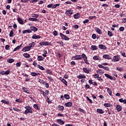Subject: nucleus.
<instances>
[{"label":"nucleus","mask_w":126,"mask_h":126,"mask_svg":"<svg viewBox=\"0 0 126 126\" xmlns=\"http://www.w3.org/2000/svg\"><path fill=\"white\" fill-rule=\"evenodd\" d=\"M7 62L9 63H14V59H9L7 60Z\"/></svg>","instance_id":"39"},{"label":"nucleus","mask_w":126,"mask_h":126,"mask_svg":"<svg viewBox=\"0 0 126 126\" xmlns=\"http://www.w3.org/2000/svg\"><path fill=\"white\" fill-rule=\"evenodd\" d=\"M75 19H78L80 17V13H77L73 15Z\"/></svg>","instance_id":"17"},{"label":"nucleus","mask_w":126,"mask_h":126,"mask_svg":"<svg viewBox=\"0 0 126 126\" xmlns=\"http://www.w3.org/2000/svg\"><path fill=\"white\" fill-rule=\"evenodd\" d=\"M93 60H95V61H101V58L98 57L97 56H95L93 57Z\"/></svg>","instance_id":"35"},{"label":"nucleus","mask_w":126,"mask_h":126,"mask_svg":"<svg viewBox=\"0 0 126 126\" xmlns=\"http://www.w3.org/2000/svg\"><path fill=\"white\" fill-rule=\"evenodd\" d=\"M73 11L71 10V9L67 10L65 11V14H66V16H70L71 15H72L73 14Z\"/></svg>","instance_id":"3"},{"label":"nucleus","mask_w":126,"mask_h":126,"mask_svg":"<svg viewBox=\"0 0 126 126\" xmlns=\"http://www.w3.org/2000/svg\"><path fill=\"white\" fill-rule=\"evenodd\" d=\"M57 108L58 110L60 112H63V110H64V107L62 105H58Z\"/></svg>","instance_id":"12"},{"label":"nucleus","mask_w":126,"mask_h":126,"mask_svg":"<svg viewBox=\"0 0 126 126\" xmlns=\"http://www.w3.org/2000/svg\"><path fill=\"white\" fill-rule=\"evenodd\" d=\"M44 59H45L44 57H43L41 56H38L37 57V60L38 61V62H42V61H44Z\"/></svg>","instance_id":"26"},{"label":"nucleus","mask_w":126,"mask_h":126,"mask_svg":"<svg viewBox=\"0 0 126 126\" xmlns=\"http://www.w3.org/2000/svg\"><path fill=\"white\" fill-rule=\"evenodd\" d=\"M94 30L96 32V33H97L99 35H101L102 33V31L100 29H99L98 28L95 27L94 28Z\"/></svg>","instance_id":"7"},{"label":"nucleus","mask_w":126,"mask_h":126,"mask_svg":"<svg viewBox=\"0 0 126 126\" xmlns=\"http://www.w3.org/2000/svg\"><path fill=\"white\" fill-rule=\"evenodd\" d=\"M13 110L16 112H21V109L17 108L16 107H13Z\"/></svg>","instance_id":"40"},{"label":"nucleus","mask_w":126,"mask_h":126,"mask_svg":"<svg viewBox=\"0 0 126 126\" xmlns=\"http://www.w3.org/2000/svg\"><path fill=\"white\" fill-rule=\"evenodd\" d=\"M21 62H19V63H16V65L17 67H19L21 65Z\"/></svg>","instance_id":"61"},{"label":"nucleus","mask_w":126,"mask_h":126,"mask_svg":"<svg viewBox=\"0 0 126 126\" xmlns=\"http://www.w3.org/2000/svg\"><path fill=\"white\" fill-rule=\"evenodd\" d=\"M96 112L98 113V114H104L105 113V111L103 110V109L100 108L97 109Z\"/></svg>","instance_id":"18"},{"label":"nucleus","mask_w":126,"mask_h":126,"mask_svg":"<svg viewBox=\"0 0 126 126\" xmlns=\"http://www.w3.org/2000/svg\"><path fill=\"white\" fill-rule=\"evenodd\" d=\"M32 17H36V18H38V17H39V15L37 14H32Z\"/></svg>","instance_id":"62"},{"label":"nucleus","mask_w":126,"mask_h":126,"mask_svg":"<svg viewBox=\"0 0 126 126\" xmlns=\"http://www.w3.org/2000/svg\"><path fill=\"white\" fill-rule=\"evenodd\" d=\"M83 59L85 62V63H86V64H89V62H88V59L87 58V56H86V55L85 54Z\"/></svg>","instance_id":"11"},{"label":"nucleus","mask_w":126,"mask_h":126,"mask_svg":"<svg viewBox=\"0 0 126 126\" xmlns=\"http://www.w3.org/2000/svg\"><path fill=\"white\" fill-rule=\"evenodd\" d=\"M60 80L64 84V85H65V86H67V82L66 81V80L63 78V77H60Z\"/></svg>","instance_id":"8"},{"label":"nucleus","mask_w":126,"mask_h":126,"mask_svg":"<svg viewBox=\"0 0 126 126\" xmlns=\"http://www.w3.org/2000/svg\"><path fill=\"white\" fill-rule=\"evenodd\" d=\"M119 30L121 32H123L125 30V27H121L120 28H119Z\"/></svg>","instance_id":"64"},{"label":"nucleus","mask_w":126,"mask_h":126,"mask_svg":"<svg viewBox=\"0 0 126 126\" xmlns=\"http://www.w3.org/2000/svg\"><path fill=\"white\" fill-rule=\"evenodd\" d=\"M22 90H23L24 92H25L26 93L29 94V92H28V91H29L28 90V89H27V88L23 87Z\"/></svg>","instance_id":"36"},{"label":"nucleus","mask_w":126,"mask_h":126,"mask_svg":"<svg viewBox=\"0 0 126 126\" xmlns=\"http://www.w3.org/2000/svg\"><path fill=\"white\" fill-rule=\"evenodd\" d=\"M104 107H106V108H109L111 107H113V105L110 104V103H106L103 104Z\"/></svg>","instance_id":"24"},{"label":"nucleus","mask_w":126,"mask_h":126,"mask_svg":"<svg viewBox=\"0 0 126 126\" xmlns=\"http://www.w3.org/2000/svg\"><path fill=\"white\" fill-rule=\"evenodd\" d=\"M29 47L31 49V48H33L34 46H35V42L34 41H32L31 43H30L29 44Z\"/></svg>","instance_id":"38"},{"label":"nucleus","mask_w":126,"mask_h":126,"mask_svg":"<svg viewBox=\"0 0 126 126\" xmlns=\"http://www.w3.org/2000/svg\"><path fill=\"white\" fill-rule=\"evenodd\" d=\"M63 40H65V41H69V37H67L66 35H64V38H63Z\"/></svg>","instance_id":"48"},{"label":"nucleus","mask_w":126,"mask_h":126,"mask_svg":"<svg viewBox=\"0 0 126 126\" xmlns=\"http://www.w3.org/2000/svg\"><path fill=\"white\" fill-rule=\"evenodd\" d=\"M83 70L84 72H85V73H87V74L89 73V70L87 69V68L83 67Z\"/></svg>","instance_id":"31"},{"label":"nucleus","mask_w":126,"mask_h":126,"mask_svg":"<svg viewBox=\"0 0 126 126\" xmlns=\"http://www.w3.org/2000/svg\"><path fill=\"white\" fill-rule=\"evenodd\" d=\"M107 34L109 37H113L114 36V34H113V32L110 31H108L107 32Z\"/></svg>","instance_id":"37"},{"label":"nucleus","mask_w":126,"mask_h":126,"mask_svg":"<svg viewBox=\"0 0 126 126\" xmlns=\"http://www.w3.org/2000/svg\"><path fill=\"white\" fill-rule=\"evenodd\" d=\"M86 98H87V99L89 101V103L90 104H92V103H93V101L91 99H90V98H89V97L86 96Z\"/></svg>","instance_id":"51"},{"label":"nucleus","mask_w":126,"mask_h":126,"mask_svg":"<svg viewBox=\"0 0 126 126\" xmlns=\"http://www.w3.org/2000/svg\"><path fill=\"white\" fill-rule=\"evenodd\" d=\"M46 72L47 74H50V75H53V71H52V70L51 69L46 70Z\"/></svg>","instance_id":"27"},{"label":"nucleus","mask_w":126,"mask_h":126,"mask_svg":"<svg viewBox=\"0 0 126 126\" xmlns=\"http://www.w3.org/2000/svg\"><path fill=\"white\" fill-rule=\"evenodd\" d=\"M25 49H26L25 51H26V52H28L31 50V48H30V47L29 46L25 47Z\"/></svg>","instance_id":"52"},{"label":"nucleus","mask_w":126,"mask_h":126,"mask_svg":"<svg viewBox=\"0 0 126 126\" xmlns=\"http://www.w3.org/2000/svg\"><path fill=\"white\" fill-rule=\"evenodd\" d=\"M106 89L107 90V92L108 94H109L110 96H112V91L110 90V88H106Z\"/></svg>","instance_id":"44"},{"label":"nucleus","mask_w":126,"mask_h":126,"mask_svg":"<svg viewBox=\"0 0 126 126\" xmlns=\"http://www.w3.org/2000/svg\"><path fill=\"white\" fill-rule=\"evenodd\" d=\"M33 107L35 109V110H37V111H40V107H39V104H34L33 105Z\"/></svg>","instance_id":"22"},{"label":"nucleus","mask_w":126,"mask_h":126,"mask_svg":"<svg viewBox=\"0 0 126 126\" xmlns=\"http://www.w3.org/2000/svg\"><path fill=\"white\" fill-rule=\"evenodd\" d=\"M26 110L24 112L25 115H28V114H33V107L28 105L25 107Z\"/></svg>","instance_id":"1"},{"label":"nucleus","mask_w":126,"mask_h":126,"mask_svg":"<svg viewBox=\"0 0 126 126\" xmlns=\"http://www.w3.org/2000/svg\"><path fill=\"white\" fill-rule=\"evenodd\" d=\"M41 94H42L43 96H45V97L47 96V94H45V92L44 91H39Z\"/></svg>","instance_id":"50"},{"label":"nucleus","mask_w":126,"mask_h":126,"mask_svg":"<svg viewBox=\"0 0 126 126\" xmlns=\"http://www.w3.org/2000/svg\"><path fill=\"white\" fill-rule=\"evenodd\" d=\"M37 68H39L40 70H45V68L43 67V66H41V65H39V64H37Z\"/></svg>","instance_id":"32"},{"label":"nucleus","mask_w":126,"mask_h":126,"mask_svg":"<svg viewBox=\"0 0 126 126\" xmlns=\"http://www.w3.org/2000/svg\"><path fill=\"white\" fill-rule=\"evenodd\" d=\"M98 48L101 50H107V47L103 44H99Z\"/></svg>","instance_id":"10"},{"label":"nucleus","mask_w":126,"mask_h":126,"mask_svg":"<svg viewBox=\"0 0 126 126\" xmlns=\"http://www.w3.org/2000/svg\"><path fill=\"white\" fill-rule=\"evenodd\" d=\"M120 103H123V104H126V99H124V98H120L119 99Z\"/></svg>","instance_id":"30"},{"label":"nucleus","mask_w":126,"mask_h":126,"mask_svg":"<svg viewBox=\"0 0 126 126\" xmlns=\"http://www.w3.org/2000/svg\"><path fill=\"white\" fill-rule=\"evenodd\" d=\"M52 43L51 42H49V41H44V46H51Z\"/></svg>","instance_id":"42"},{"label":"nucleus","mask_w":126,"mask_h":126,"mask_svg":"<svg viewBox=\"0 0 126 126\" xmlns=\"http://www.w3.org/2000/svg\"><path fill=\"white\" fill-rule=\"evenodd\" d=\"M77 78H79V79H83V78H86V76L82 74H81L77 76Z\"/></svg>","instance_id":"15"},{"label":"nucleus","mask_w":126,"mask_h":126,"mask_svg":"<svg viewBox=\"0 0 126 126\" xmlns=\"http://www.w3.org/2000/svg\"><path fill=\"white\" fill-rule=\"evenodd\" d=\"M13 35H14L13 31L11 30L9 34V37H13Z\"/></svg>","instance_id":"47"},{"label":"nucleus","mask_w":126,"mask_h":126,"mask_svg":"<svg viewBox=\"0 0 126 126\" xmlns=\"http://www.w3.org/2000/svg\"><path fill=\"white\" fill-rule=\"evenodd\" d=\"M79 112H80L81 113H83V114H86V111H85V110H84L82 108H79Z\"/></svg>","instance_id":"43"},{"label":"nucleus","mask_w":126,"mask_h":126,"mask_svg":"<svg viewBox=\"0 0 126 126\" xmlns=\"http://www.w3.org/2000/svg\"><path fill=\"white\" fill-rule=\"evenodd\" d=\"M53 34L54 36H58L59 35V33H58V32L57 31H54Z\"/></svg>","instance_id":"58"},{"label":"nucleus","mask_w":126,"mask_h":126,"mask_svg":"<svg viewBox=\"0 0 126 126\" xmlns=\"http://www.w3.org/2000/svg\"><path fill=\"white\" fill-rule=\"evenodd\" d=\"M23 34H25V33H32V31L31 30H26L23 32Z\"/></svg>","instance_id":"33"},{"label":"nucleus","mask_w":126,"mask_h":126,"mask_svg":"<svg viewBox=\"0 0 126 126\" xmlns=\"http://www.w3.org/2000/svg\"><path fill=\"white\" fill-rule=\"evenodd\" d=\"M102 57L104 59H106V60H112V56L108 54H104Z\"/></svg>","instance_id":"6"},{"label":"nucleus","mask_w":126,"mask_h":126,"mask_svg":"<svg viewBox=\"0 0 126 126\" xmlns=\"http://www.w3.org/2000/svg\"><path fill=\"white\" fill-rule=\"evenodd\" d=\"M64 98H65V99H66V100H68L69 99H70V96H69V95H68V94H64Z\"/></svg>","instance_id":"41"},{"label":"nucleus","mask_w":126,"mask_h":126,"mask_svg":"<svg viewBox=\"0 0 126 126\" xmlns=\"http://www.w3.org/2000/svg\"><path fill=\"white\" fill-rule=\"evenodd\" d=\"M1 102L4 104H6V105H8V106L9 105V101H6L5 100L2 99L1 100Z\"/></svg>","instance_id":"29"},{"label":"nucleus","mask_w":126,"mask_h":126,"mask_svg":"<svg viewBox=\"0 0 126 126\" xmlns=\"http://www.w3.org/2000/svg\"><path fill=\"white\" fill-rule=\"evenodd\" d=\"M120 60H121V57L120 55H116L113 57V58L112 59V62H119Z\"/></svg>","instance_id":"2"},{"label":"nucleus","mask_w":126,"mask_h":126,"mask_svg":"<svg viewBox=\"0 0 126 126\" xmlns=\"http://www.w3.org/2000/svg\"><path fill=\"white\" fill-rule=\"evenodd\" d=\"M91 49L92 51H96V50H98V46L96 45H92Z\"/></svg>","instance_id":"25"},{"label":"nucleus","mask_w":126,"mask_h":126,"mask_svg":"<svg viewBox=\"0 0 126 126\" xmlns=\"http://www.w3.org/2000/svg\"><path fill=\"white\" fill-rule=\"evenodd\" d=\"M46 101L48 104H52L53 103L52 100L50 99L49 97H47Z\"/></svg>","instance_id":"49"},{"label":"nucleus","mask_w":126,"mask_h":126,"mask_svg":"<svg viewBox=\"0 0 126 126\" xmlns=\"http://www.w3.org/2000/svg\"><path fill=\"white\" fill-rule=\"evenodd\" d=\"M23 57H24V58H26V59H29V58H30L31 56L29 54L26 53H24L23 54Z\"/></svg>","instance_id":"28"},{"label":"nucleus","mask_w":126,"mask_h":126,"mask_svg":"<svg viewBox=\"0 0 126 126\" xmlns=\"http://www.w3.org/2000/svg\"><path fill=\"white\" fill-rule=\"evenodd\" d=\"M103 69H104V70H106V71H109V70H110V68L108 66H104Z\"/></svg>","instance_id":"57"},{"label":"nucleus","mask_w":126,"mask_h":126,"mask_svg":"<svg viewBox=\"0 0 126 126\" xmlns=\"http://www.w3.org/2000/svg\"><path fill=\"white\" fill-rule=\"evenodd\" d=\"M92 38L94 39H95L96 38V34H94V33L92 35Z\"/></svg>","instance_id":"63"},{"label":"nucleus","mask_w":126,"mask_h":126,"mask_svg":"<svg viewBox=\"0 0 126 126\" xmlns=\"http://www.w3.org/2000/svg\"><path fill=\"white\" fill-rule=\"evenodd\" d=\"M41 74H40L38 72H31L30 75H31L32 76H38V75H40Z\"/></svg>","instance_id":"9"},{"label":"nucleus","mask_w":126,"mask_h":126,"mask_svg":"<svg viewBox=\"0 0 126 126\" xmlns=\"http://www.w3.org/2000/svg\"><path fill=\"white\" fill-rule=\"evenodd\" d=\"M56 123H57V124H59V125H64L65 123L64 121L62 119H57L56 121Z\"/></svg>","instance_id":"5"},{"label":"nucleus","mask_w":126,"mask_h":126,"mask_svg":"<svg viewBox=\"0 0 126 126\" xmlns=\"http://www.w3.org/2000/svg\"><path fill=\"white\" fill-rule=\"evenodd\" d=\"M116 110L118 112H121V111L123 110V107H122L120 105H117L116 106Z\"/></svg>","instance_id":"13"},{"label":"nucleus","mask_w":126,"mask_h":126,"mask_svg":"<svg viewBox=\"0 0 126 126\" xmlns=\"http://www.w3.org/2000/svg\"><path fill=\"white\" fill-rule=\"evenodd\" d=\"M80 55H75V56L72 57V59L74 60H80Z\"/></svg>","instance_id":"23"},{"label":"nucleus","mask_w":126,"mask_h":126,"mask_svg":"<svg viewBox=\"0 0 126 126\" xmlns=\"http://www.w3.org/2000/svg\"><path fill=\"white\" fill-rule=\"evenodd\" d=\"M96 72L98 74H104L105 72L104 71V70L101 69H98L96 71Z\"/></svg>","instance_id":"14"},{"label":"nucleus","mask_w":126,"mask_h":126,"mask_svg":"<svg viewBox=\"0 0 126 126\" xmlns=\"http://www.w3.org/2000/svg\"><path fill=\"white\" fill-rule=\"evenodd\" d=\"M5 75H8L9 73H10V70H7L6 71H5Z\"/></svg>","instance_id":"56"},{"label":"nucleus","mask_w":126,"mask_h":126,"mask_svg":"<svg viewBox=\"0 0 126 126\" xmlns=\"http://www.w3.org/2000/svg\"><path fill=\"white\" fill-rule=\"evenodd\" d=\"M30 29L32 32L33 31V32H37V31H38V29L34 26L31 27Z\"/></svg>","instance_id":"19"},{"label":"nucleus","mask_w":126,"mask_h":126,"mask_svg":"<svg viewBox=\"0 0 126 126\" xmlns=\"http://www.w3.org/2000/svg\"><path fill=\"white\" fill-rule=\"evenodd\" d=\"M104 76L107 78H109V79H110V80H116V77H112L109 75V74H104Z\"/></svg>","instance_id":"4"},{"label":"nucleus","mask_w":126,"mask_h":126,"mask_svg":"<svg viewBox=\"0 0 126 126\" xmlns=\"http://www.w3.org/2000/svg\"><path fill=\"white\" fill-rule=\"evenodd\" d=\"M39 82L40 83H41V84H44V85H45L47 83L43 80H41V79H39Z\"/></svg>","instance_id":"55"},{"label":"nucleus","mask_w":126,"mask_h":126,"mask_svg":"<svg viewBox=\"0 0 126 126\" xmlns=\"http://www.w3.org/2000/svg\"><path fill=\"white\" fill-rule=\"evenodd\" d=\"M121 54L122 57H124V58H126V53H125V51H121Z\"/></svg>","instance_id":"46"},{"label":"nucleus","mask_w":126,"mask_h":126,"mask_svg":"<svg viewBox=\"0 0 126 126\" xmlns=\"http://www.w3.org/2000/svg\"><path fill=\"white\" fill-rule=\"evenodd\" d=\"M47 7H48V8H52L53 9V3H51L50 4H48L47 6Z\"/></svg>","instance_id":"59"},{"label":"nucleus","mask_w":126,"mask_h":126,"mask_svg":"<svg viewBox=\"0 0 126 126\" xmlns=\"http://www.w3.org/2000/svg\"><path fill=\"white\" fill-rule=\"evenodd\" d=\"M72 102H68L67 103H65L64 104V105L65 106V107H70L72 106Z\"/></svg>","instance_id":"16"},{"label":"nucleus","mask_w":126,"mask_h":126,"mask_svg":"<svg viewBox=\"0 0 126 126\" xmlns=\"http://www.w3.org/2000/svg\"><path fill=\"white\" fill-rule=\"evenodd\" d=\"M57 6H60V3L55 4L54 5V4H53L52 9H54L56 8V7H57Z\"/></svg>","instance_id":"45"},{"label":"nucleus","mask_w":126,"mask_h":126,"mask_svg":"<svg viewBox=\"0 0 126 126\" xmlns=\"http://www.w3.org/2000/svg\"><path fill=\"white\" fill-rule=\"evenodd\" d=\"M47 78H48L51 82H53V81H54V79H53V77H52V76H48L47 77Z\"/></svg>","instance_id":"54"},{"label":"nucleus","mask_w":126,"mask_h":126,"mask_svg":"<svg viewBox=\"0 0 126 126\" xmlns=\"http://www.w3.org/2000/svg\"><path fill=\"white\" fill-rule=\"evenodd\" d=\"M29 1H30L31 3H34L35 2H37L38 0H29Z\"/></svg>","instance_id":"53"},{"label":"nucleus","mask_w":126,"mask_h":126,"mask_svg":"<svg viewBox=\"0 0 126 126\" xmlns=\"http://www.w3.org/2000/svg\"><path fill=\"white\" fill-rule=\"evenodd\" d=\"M15 102H17L18 103H22V100H20V98H17L15 100Z\"/></svg>","instance_id":"60"},{"label":"nucleus","mask_w":126,"mask_h":126,"mask_svg":"<svg viewBox=\"0 0 126 126\" xmlns=\"http://www.w3.org/2000/svg\"><path fill=\"white\" fill-rule=\"evenodd\" d=\"M17 21L19 22L20 24L23 25V20L21 19L20 18L18 17L17 19Z\"/></svg>","instance_id":"34"},{"label":"nucleus","mask_w":126,"mask_h":126,"mask_svg":"<svg viewBox=\"0 0 126 126\" xmlns=\"http://www.w3.org/2000/svg\"><path fill=\"white\" fill-rule=\"evenodd\" d=\"M32 39H40L41 38V36L38 35H37V34H33L32 36Z\"/></svg>","instance_id":"21"},{"label":"nucleus","mask_w":126,"mask_h":126,"mask_svg":"<svg viewBox=\"0 0 126 126\" xmlns=\"http://www.w3.org/2000/svg\"><path fill=\"white\" fill-rule=\"evenodd\" d=\"M22 45H23V43H22L21 45L17 46L13 50V52H16V51H18L21 47H22Z\"/></svg>","instance_id":"20"}]
</instances>
